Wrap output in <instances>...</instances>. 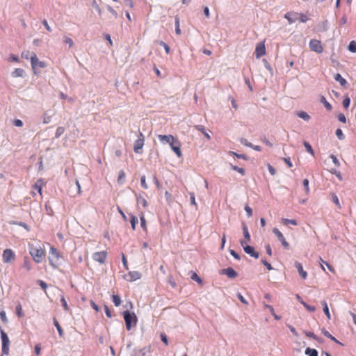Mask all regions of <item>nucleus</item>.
Wrapping results in <instances>:
<instances>
[{"instance_id":"nucleus-1","label":"nucleus","mask_w":356,"mask_h":356,"mask_svg":"<svg viewBox=\"0 0 356 356\" xmlns=\"http://www.w3.org/2000/svg\"><path fill=\"white\" fill-rule=\"evenodd\" d=\"M122 314L127 330H130L133 326L136 325L138 318L134 312L125 310L123 312Z\"/></svg>"},{"instance_id":"nucleus-2","label":"nucleus","mask_w":356,"mask_h":356,"mask_svg":"<svg viewBox=\"0 0 356 356\" xmlns=\"http://www.w3.org/2000/svg\"><path fill=\"white\" fill-rule=\"evenodd\" d=\"M29 252L33 260L39 264L41 263L44 257V253L40 246H35L33 244H29Z\"/></svg>"},{"instance_id":"nucleus-3","label":"nucleus","mask_w":356,"mask_h":356,"mask_svg":"<svg viewBox=\"0 0 356 356\" xmlns=\"http://www.w3.org/2000/svg\"><path fill=\"white\" fill-rule=\"evenodd\" d=\"M60 254L56 248L51 247L48 257L50 265L55 269L60 264L58 262Z\"/></svg>"},{"instance_id":"nucleus-4","label":"nucleus","mask_w":356,"mask_h":356,"mask_svg":"<svg viewBox=\"0 0 356 356\" xmlns=\"http://www.w3.org/2000/svg\"><path fill=\"white\" fill-rule=\"evenodd\" d=\"M0 336H1V343H2V348H1L2 354L8 355L9 353L10 340H9L8 334L4 332V330H2L1 326H0Z\"/></svg>"},{"instance_id":"nucleus-5","label":"nucleus","mask_w":356,"mask_h":356,"mask_svg":"<svg viewBox=\"0 0 356 356\" xmlns=\"http://www.w3.org/2000/svg\"><path fill=\"white\" fill-rule=\"evenodd\" d=\"M31 67L33 69V73L37 74V70L38 67L44 68L47 66V64L44 61H40L38 60L36 54L35 53H32L30 57Z\"/></svg>"},{"instance_id":"nucleus-6","label":"nucleus","mask_w":356,"mask_h":356,"mask_svg":"<svg viewBox=\"0 0 356 356\" xmlns=\"http://www.w3.org/2000/svg\"><path fill=\"white\" fill-rule=\"evenodd\" d=\"M240 244L243 247V250L246 254H249L250 257L254 259H258L259 257V253L255 251L253 246L247 244L245 241L241 240Z\"/></svg>"},{"instance_id":"nucleus-7","label":"nucleus","mask_w":356,"mask_h":356,"mask_svg":"<svg viewBox=\"0 0 356 356\" xmlns=\"http://www.w3.org/2000/svg\"><path fill=\"white\" fill-rule=\"evenodd\" d=\"M145 142V136L141 133L139 132L138 138L137 140L134 141V151L136 154H141L142 153V149L144 145Z\"/></svg>"},{"instance_id":"nucleus-8","label":"nucleus","mask_w":356,"mask_h":356,"mask_svg":"<svg viewBox=\"0 0 356 356\" xmlns=\"http://www.w3.org/2000/svg\"><path fill=\"white\" fill-rule=\"evenodd\" d=\"M309 48L312 51L321 54L323 51V47L320 40L316 39H312L309 44Z\"/></svg>"},{"instance_id":"nucleus-9","label":"nucleus","mask_w":356,"mask_h":356,"mask_svg":"<svg viewBox=\"0 0 356 356\" xmlns=\"http://www.w3.org/2000/svg\"><path fill=\"white\" fill-rule=\"evenodd\" d=\"M273 232L275 234V235L277 236V238H278V240L281 242L282 245H283V247L286 249V250H289L290 248V245L289 243L286 241L284 235L282 234V232L277 229V228H274L273 230Z\"/></svg>"},{"instance_id":"nucleus-10","label":"nucleus","mask_w":356,"mask_h":356,"mask_svg":"<svg viewBox=\"0 0 356 356\" xmlns=\"http://www.w3.org/2000/svg\"><path fill=\"white\" fill-rule=\"evenodd\" d=\"M15 258V254L11 249H6L3 252V261L5 263H10Z\"/></svg>"},{"instance_id":"nucleus-11","label":"nucleus","mask_w":356,"mask_h":356,"mask_svg":"<svg viewBox=\"0 0 356 356\" xmlns=\"http://www.w3.org/2000/svg\"><path fill=\"white\" fill-rule=\"evenodd\" d=\"M220 274L225 275L230 279H234L238 276V273L232 267L220 270Z\"/></svg>"},{"instance_id":"nucleus-12","label":"nucleus","mask_w":356,"mask_h":356,"mask_svg":"<svg viewBox=\"0 0 356 356\" xmlns=\"http://www.w3.org/2000/svg\"><path fill=\"white\" fill-rule=\"evenodd\" d=\"M106 254V251L97 252L93 254L92 258L95 261L100 264H104L105 262Z\"/></svg>"},{"instance_id":"nucleus-13","label":"nucleus","mask_w":356,"mask_h":356,"mask_svg":"<svg viewBox=\"0 0 356 356\" xmlns=\"http://www.w3.org/2000/svg\"><path fill=\"white\" fill-rule=\"evenodd\" d=\"M254 54L257 58H259L266 54V47L264 42H260L257 45Z\"/></svg>"},{"instance_id":"nucleus-14","label":"nucleus","mask_w":356,"mask_h":356,"mask_svg":"<svg viewBox=\"0 0 356 356\" xmlns=\"http://www.w3.org/2000/svg\"><path fill=\"white\" fill-rule=\"evenodd\" d=\"M295 267L296 268L300 276L302 279L305 280L307 277V273L305 270H304L302 265L300 262L296 261Z\"/></svg>"},{"instance_id":"nucleus-15","label":"nucleus","mask_w":356,"mask_h":356,"mask_svg":"<svg viewBox=\"0 0 356 356\" xmlns=\"http://www.w3.org/2000/svg\"><path fill=\"white\" fill-rule=\"evenodd\" d=\"M158 138L161 143L165 145L170 143V142L173 141L174 136L172 135H159Z\"/></svg>"},{"instance_id":"nucleus-16","label":"nucleus","mask_w":356,"mask_h":356,"mask_svg":"<svg viewBox=\"0 0 356 356\" xmlns=\"http://www.w3.org/2000/svg\"><path fill=\"white\" fill-rule=\"evenodd\" d=\"M284 18H286L289 21V24H293L298 20V13H287L284 15Z\"/></svg>"},{"instance_id":"nucleus-17","label":"nucleus","mask_w":356,"mask_h":356,"mask_svg":"<svg viewBox=\"0 0 356 356\" xmlns=\"http://www.w3.org/2000/svg\"><path fill=\"white\" fill-rule=\"evenodd\" d=\"M240 142H241V144H243V145H245L247 147H251V148L254 149L256 151H261V147L260 146L253 145L252 143L248 142V140L245 139V138H241L240 140Z\"/></svg>"},{"instance_id":"nucleus-18","label":"nucleus","mask_w":356,"mask_h":356,"mask_svg":"<svg viewBox=\"0 0 356 356\" xmlns=\"http://www.w3.org/2000/svg\"><path fill=\"white\" fill-rule=\"evenodd\" d=\"M128 275L129 276V279L128 280V281L129 282H134V281H136L137 280H139L140 279L142 275L140 272L138 271H130L128 274Z\"/></svg>"},{"instance_id":"nucleus-19","label":"nucleus","mask_w":356,"mask_h":356,"mask_svg":"<svg viewBox=\"0 0 356 356\" xmlns=\"http://www.w3.org/2000/svg\"><path fill=\"white\" fill-rule=\"evenodd\" d=\"M334 79L337 81H338L342 87H343L344 88H347L348 83L346 81V80L344 78H343L339 73L335 74Z\"/></svg>"},{"instance_id":"nucleus-20","label":"nucleus","mask_w":356,"mask_h":356,"mask_svg":"<svg viewBox=\"0 0 356 356\" xmlns=\"http://www.w3.org/2000/svg\"><path fill=\"white\" fill-rule=\"evenodd\" d=\"M242 229L244 236V241H245L246 242L250 241V234L248 232V226L244 222L242 223Z\"/></svg>"},{"instance_id":"nucleus-21","label":"nucleus","mask_w":356,"mask_h":356,"mask_svg":"<svg viewBox=\"0 0 356 356\" xmlns=\"http://www.w3.org/2000/svg\"><path fill=\"white\" fill-rule=\"evenodd\" d=\"M321 332H322V334L329 338L330 340L334 341L335 343H339L341 346H343V344L342 343H341L340 341H339L334 337H333L328 331H327L325 328H323L321 330Z\"/></svg>"},{"instance_id":"nucleus-22","label":"nucleus","mask_w":356,"mask_h":356,"mask_svg":"<svg viewBox=\"0 0 356 356\" xmlns=\"http://www.w3.org/2000/svg\"><path fill=\"white\" fill-rule=\"evenodd\" d=\"M26 75L25 71L22 68H16L13 72H12V76L13 77H22L24 78Z\"/></svg>"},{"instance_id":"nucleus-23","label":"nucleus","mask_w":356,"mask_h":356,"mask_svg":"<svg viewBox=\"0 0 356 356\" xmlns=\"http://www.w3.org/2000/svg\"><path fill=\"white\" fill-rule=\"evenodd\" d=\"M180 146V143L178 141L175 142V144L171 147V149L176 154L178 157H181L182 155Z\"/></svg>"},{"instance_id":"nucleus-24","label":"nucleus","mask_w":356,"mask_h":356,"mask_svg":"<svg viewBox=\"0 0 356 356\" xmlns=\"http://www.w3.org/2000/svg\"><path fill=\"white\" fill-rule=\"evenodd\" d=\"M53 323H54V326L56 327V330L58 332L60 337L63 338L64 336V332L56 318H53Z\"/></svg>"},{"instance_id":"nucleus-25","label":"nucleus","mask_w":356,"mask_h":356,"mask_svg":"<svg viewBox=\"0 0 356 356\" xmlns=\"http://www.w3.org/2000/svg\"><path fill=\"white\" fill-rule=\"evenodd\" d=\"M321 305L323 306V311L324 312V314H325V316H327V318L328 319H330L331 318V316H330V311H329V308H328V305L326 302L325 300H323L321 301Z\"/></svg>"},{"instance_id":"nucleus-26","label":"nucleus","mask_w":356,"mask_h":356,"mask_svg":"<svg viewBox=\"0 0 356 356\" xmlns=\"http://www.w3.org/2000/svg\"><path fill=\"white\" fill-rule=\"evenodd\" d=\"M305 354L308 356H318V353L317 350L314 348H311L309 347L305 349Z\"/></svg>"},{"instance_id":"nucleus-27","label":"nucleus","mask_w":356,"mask_h":356,"mask_svg":"<svg viewBox=\"0 0 356 356\" xmlns=\"http://www.w3.org/2000/svg\"><path fill=\"white\" fill-rule=\"evenodd\" d=\"M296 115L305 121H309L311 118L310 115L305 111H298Z\"/></svg>"},{"instance_id":"nucleus-28","label":"nucleus","mask_w":356,"mask_h":356,"mask_svg":"<svg viewBox=\"0 0 356 356\" xmlns=\"http://www.w3.org/2000/svg\"><path fill=\"white\" fill-rule=\"evenodd\" d=\"M195 128L197 130L202 132L208 140L211 139L209 134L206 131V129L203 125H197L195 126Z\"/></svg>"},{"instance_id":"nucleus-29","label":"nucleus","mask_w":356,"mask_h":356,"mask_svg":"<svg viewBox=\"0 0 356 356\" xmlns=\"http://www.w3.org/2000/svg\"><path fill=\"white\" fill-rule=\"evenodd\" d=\"M320 102L324 105L327 111H331L332 108V105L326 100L324 96L321 97Z\"/></svg>"},{"instance_id":"nucleus-30","label":"nucleus","mask_w":356,"mask_h":356,"mask_svg":"<svg viewBox=\"0 0 356 356\" xmlns=\"http://www.w3.org/2000/svg\"><path fill=\"white\" fill-rule=\"evenodd\" d=\"M136 195V201L138 204H142L143 207H146L147 206V200L142 197L141 195Z\"/></svg>"},{"instance_id":"nucleus-31","label":"nucleus","mask_w":356,"mask_h":356,"mask_svg":"<svg viewBox=\"0 0 356 356\" xmlns=\"http://www.w3.org/2000/svg\"><path fill=\"white\" fill-rule=\"evenodd\" d=\"M130 215V217H131V219H130V223L131 225V228L133 230H135L136 229V224L138 223V218L136 216L133 215V214H129Z\"/></svg>"},{"instance_id":"nucleus-32","label":"nucleus","mask_w":356,"mask_h":356,"mask_svg":"<svg viewBox=\"0 0 356 356\" xmlns=\"http://www.w3.org/2000/svg\"><path fill=\"white\" fill-rule=\"evenodd\" d=\"M112 301L115 307H118L121 304V298L118 295L113 294L112 296Z\"/></svg>"},{"instance_id":"nucleus-33","label":"nucleus","mask_w":356,"mask_h":356,"mask_svg":"<svg viewBox=\"0 0 356 356\" xmlns=\"http://www.w3.org/2000/svg\"><path fill=\"white\" fill-rule=\"evenodd\" d=\"M124 179H125V172H124V170H122L119 172V175H118V184H124Z\"/></svg>"},{"instance_id":"nucleus-34","label":"nucleus","mask_w":356,"mask_h":356,"mask_svg":"<svg viewBox=\"0 0 356 356\" xmlns=\"http://www.w3.org/2000/svg\"><path fill=\"white\" fill-rule=\"evenodd\" d=\"M192 275L191 276V280L197 282L199 284H202V280L201 277L195 272H191Z\"/></svg>"},{"instance_id":"nucleus-35","label":"nucleus","mask_w":356,"mask_h":356,"mask_svg":"<svg viewBox=\"0 0 356 356\" xmlns=\"http://www.w3.org/2000/svg\"><path fill=\"white\" fill-rule=\"evenodd\" d=\"M348 49L352 53L356 52V42L355 40H352L349 42Z\"/></svg>"},{"instance_id":"nucleus-36","label":"nucleus","mask_w":356,"mask_h":356,"mask_svg":"<svg viewBox=\"0 0 356 356\" xmlns=\"http://www.w3.org/2000/svg\"><path fill=\"white\" fill-rule=\"evenodd\" d=\"M303 145L308 153H309L312 155H314V152L313 150V148L312 145L307 141L303 142Z\"/></svg>"},{"instance_id":"nucleus-37","label":"nucleus","mask_w":356,"mask_h":356,"mask_svg":"<svg viewBox=\"0 0 356 356\" xmlns=\"http://www.w3.org/2000/svg\"><path fill=\"white\" fill-rule=\"evenodd\" d=\"M265 307L269 309V311L270 312V313L272 314V315L273 316L275 319L280 320L281 318V317L280 316L275 314L274 308L273 307V306L269 305H265Z\"/></svg>"},{"instance_id":"nucleus-38","label":"nucleus","mask_w":356,"mask_h":356,"mask_svg":"<svg viewBox=\"0 0 356 356\" xmlns=\"http://www.w3.org/2000/svg\"><path fill=\"white\" fill-rule=\"evenodd\" d=\"M350 98L348 95H346L342 102L343 106L344 107L345 109H348L350 106Z\"/></svg>"},{"instance_id":"nucleus-39","label":"nucleus","mask_w":356,"mask_h":356,"mask_svg":"<svg viewBox=\"0 0 356 356\" xmlns=\"http://www.w3.org/2000/svg\"><path fill=\"white\" fill-rule=\"evenodd\" d=\"M51 115L49 113V111H47L43 115V123L48 124L51 122Z\"/></svg>"},{"instance_id":"nucleus-40","label":"nucleus","mask_w":356,"mask_h":356,"mask_svg":"<svg viewBox=\"0 0 356 356\" xmlns=\"http://www.w3.org/2000/svg\"><path fill=\"white\" fill-rule=\"evenodd\" d=\"M15 310H16V314L18 317H22L24 316V314L22 312V305L20 303H18L17 305H16V308H15Z\"/></svg>"},{"instance_id":"nucleus-41","label":"nucleus","mask_w":356,"mask_h":356,"mask_svg":"<svg viewBox=\"0 0 356 356\" xmlns=\"http://www.w3.org/2000/svg\"><path fill=\"white\" fill-rule=\"evenodd\" d=\"M34 188L38 191L40 194H42V180H38L34 184Z\"/></svg>"},{"instance_id":"nucleus-42","label":"nucleus","mask_w":356,"mask_h":356,"mask_svg":"<svg viewBox=\"0 0 356 356\" xmlns=\"http://www.w3.org/2000/svg\"><path fill=\"white\" fill-rule=\"evenodd\" d=\"M282 222L285 225H288L289 224L293 225H297V221L296 220H293V219L283 218L282 219Z\"/></svg>"},{"instance_id":"nucleus-43","label":"nucleus","mask_w":356,"mask_h":356,"mask_svg":"<svg viewBox=\"0 0 356 356\" xmlns=\"http://www.w3.org/2000/svg\"><path fill=\"white\" fill-rule=\"evenodd\" d=\"M175 32H176V33L178 34V35L181 34V29L179 28V18L177 16L175 17Z\"/></svg>"},{"instance_id":"nucleus-44","label":"nucleus","mask_w":356,"mask_h":356,"mask_svg":"<svg viewBox=\"0 0 356 356\" xmlns=\"http://www.w3.org/2000/svg\"><path fill=\"white\" fill-rule=\"evenodd\" d=\"M65 131V128L63 127H58L56 131L55 138H58Z\"/></svg>"},{"instance_id":"nucleus-45","label":"nucleus","mask_w":356,"mask_h":356,"mask_svg":"<svg viewBox=\"0 0 356 356\" xmlns=\"http://www.w3.org/2000/svg\"><path fill=\"white\" fill-rule=\"evenodd\" d=\"M262 62H263L264 65L266 67V69L270 73V74H273V69H272L270 65L269 64V63L267 61V60L264 58L262 60Z\"/></svg>"},{"instance_id":"nucleus-46","label":"nucleus","mask_w":356,"mask_h":356,"mask_svg":"<svg viewBox=\"0 0 356 356\" xmlns=\"http://www.w3.org/2000/svg\"><path fill=\"white\" fill-rule=\"evenodd\" d=\"M231 168L232 170L238 172V173L241 174L242 175H245V170L242 168H239L236 165H234L232 164H231Z\"/></svg>"},{"instance_id":"nucleus-47","label":"nucleus","mask_w":356,"mask_h":356,"mask_svg":"<svg viewBox=\"0 0 356 356\" xmlns=\"http://www.w3.org/2000/svg\"><path fill=\"white\" fill-rule=\"evenodd\" d=\"M336 136H337L339 140H343L345 138V136L341 129H337L336 130Z\"/></svg>"},{"instance_id":"nucleus-48","label":"nucleus","mask_w":356,"mask_h":356,"mask_svg":"<svg viewBox=\"0 0 356 356\" xmlns=\"http://www.w3.org/2000/svg\"><path fill=\"white\" fill-rule=\"evenodd\" d=\"M0 318L1 320L4 323H8V318L6 317V312L4 310H2L0 312Z\"/></svg>"},{"instance_id":"nucleus-49","label":"nucleus","mask_w":356,"mask_h":356,"mask_svg":"<svg viewBox=\"0 0 356 356\" xmlns=\"http://www.w3.org/2000/svg\"><path fill=\"white\" fill-rule=\"evenodd\" d=\"M140 226L143 230L146 229V220L143 214L140 216Z\"/></svg>"},{"instance_id":"nucleus-50","label":"nucleus","mask_w":356,"mask_h":356,"mask_svg":"<svg viewBox=\"0 0 356 356\" xmlns=\"http://www.w3.org/2000/svg\"><path fill=\"white\" fill-rule=\"evenodd\" d=\"M320 259H321V264L322 268H323L324 270H325V268H324V266H323V264H325V266H327V267L328 268V269H329L330 271H333V270H334L333 267H332L330 264H328L327 261H323L321 258Z\"/></svg>"},{"instance_id":"nucleus-51","label":"nucleus","mask_w":356,"mask_h":356,"mask_svg":"<svg viewBox=\"0 0 356 356\" xmlns=\"http://www.w3.org/2000/svg\"><path fill=\"white\" fill-rule=\"evenodd\" d=\"M140 184H141V186L144 188V189H147L148 188V186H147V184L146 183V177L145 175H143L141 177H140Z\"/></svg>"},{"instance_id":"nucleus-52","label":"nucleus","mask_w":356,"mask_h":356,"mask_svg":"<svg viewBox=\"0 0 356 356\" xmlns=\"http://www.w3.org/2000/svg\"><path fill=\"white\" fill-rule=\"evenodd\" d=\"M332 200L333 201V202L339 207V208H341V205H340V203H339V198L337 196L336 194L333 193L332 194Z\"/></svg>"},{"instance_id":"nucleus-53","label":"nucleus","mask_w":356,"mask_h":356,"mask_svg":"<svg viewBox=\"0 0 356 356\" xmlns=\"http://www.w3.org/2000/svg\"><path fill=\"white\" fill-rule=\"evenodd\" d=\"M60 302H61L62 306L63 307L65 311H68L69 310V307L67 305V301H66L65 298H64V296L61 297Z\"/></svg>"},{"instance_id":"nucleus-54","label":"nucleus","mask_w":356,"mask_h":356,"mask_svg":"<svg viewBox=\"0 0 356 356\" xmlns=\"http://www.w3.org/2000/svg\"><path fill=\"white\" fill-rule=\"evenodd\" d=\"M309 180L307 179H305L302 181L303 186L305 188L306 193H309Z\"/></svg>"},{"instance_id":"nucleus-55","label":"nucleus","mask_w":356,"mask_h":356,"mask_svg":"<svg viewBox=\"0 0 356 356\" xmlns=\"http://www.w3.org/2000/svg\"><path fill=\"white\" fill-rule=\"evenodd\" d=\"M330 157L332 160V162L334 163L335 166L339 167L340 165L339 161L336 156L331 154Z\"/></svg>"},{"instance_id":"nucleus-56","label":"nucleus","mask_w":356,"mask_h":356,"mask_svg":"<svg viewBox=\"0 0 356 356\" xmlns=\"http://www.w3.org/2000/svg\"><path fill=\"white\" fill-rule=\"evenodd\" d=\"M261 263L266 267V268L268 270H271L273 269V266H271V264L270 263H268L266 259H261Z\"/></svg>"},{"instance_id":"nucleus-57","label":"nucleus","mask_w":356,"mask_h":356,"mask_svg":"<svg viewBox=\"0 0 356 356\" xmlns=\"http://www.w3.org/2000/svg\"><path fill=\"white\" fill-rule=\"evenodd\" d=\"M230 254L236 260H240V255L234 250H229Z\"/></svg>"},{"instance_id":"nucleus-58","label":"nucleus","mask_w":356,"mask_h":356,"mask_svg":"<svg viewBox=\"0 0 356 356\" xmlns=\"http://www.w3.org/2000/svg\"><path fill=\"white\" fill-rule=\"evenodd\" d=\"M232 153L238 159H242L244 160H248V156L245 154H238L234 152H232Z\"/></svg>"},{"instance_id":"nucleus-59","label":"nucleus","mask_w":356,"mask_h":356,"mask_svg":"<svg viewBox=\"0 0 356 356\" xmlns=\"http://www.w3.org/2000/svg\"><path fill=\"white\" fill-rule=\"evenodd\" d=\"M33 52H30L29 51H25L22 53V57L25 59L30 58L31 54Z\"/></svg>"},{"instance_id":"nucleus-60","label":"nucleus","mask_w":356,"mask_h":356,"mask_svg":"<svg viewBox=\"0 0 356 356\" xmlns=\"http://www.w3.org/2000/svg\"><path fill=\"white\" fill-rule=\"evenodd\" d=\"M245 211L248 217H251L252 216V209L248 205L245 207Z\"/></svg>"},{"instance_id":"nucleus-61","label":"nucleus","mask_w":356,"mask_h":356,"mask_svg":"<svg viewBox=\"0 0 356 356\" xmlns=\"http://www.w3.org/2000/svg\"><path fill=\"white\" fill-rule=\"evenodd\" d=\"M38 285L42 289H46L47 288V284L45 282H44L43 280H38Z\"/></svg>"},{"instance_id":"nucleus-62","label":"nucleus","mask_w":356,"mask_h":356,"mask_svg":"<svg viewBox=\"0 0 356 356\" xmlns=\"http://www.w3.org/2000/svg\"><path fill=\"white\" fill-rule=\"evenodd\" d=\"M303 332L305 333V334L307 337L312 338L313 339H316V335L314 332H307V331H305V330H304Z\"/></svg>"},{"instance_id":"nucleus-63","label":"nucleus","mask_w":356,"mask_h":356,"mask_svg":"<svg viewBox=\"0 0 356 356\" xmlns=\"http://www.w3.org/2000/svg\"><path fill=\"white\" fill-rule=\"evenodd\" d=\"M237 297L239 299V300L242 303H243L244 305H248V301L245 300V298L240 293H238L237 294Z\"/></svg>"},{"instance_id":"nucleus-64","label":"nucleus","mask_w":356,"mask_h":356,"mask_svg":"<svg viewBox=\"0 0 356 356\" xmlns=\"http://www.w3.org/2000/svg\"><path fill=\"white\" fill-rule=\"evenodd\" d=\"M107 10L115 17V18L118 17L117 12L111 6H108Z\"/></svg>"}]
</instances>
